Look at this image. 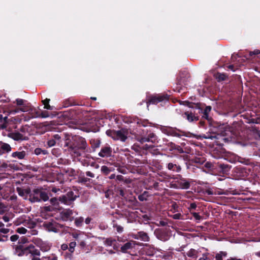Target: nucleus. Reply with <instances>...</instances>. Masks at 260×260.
I'll use <instances>...</instances> for the list:
<instances>
[{
  "instance_id": "1",
  "label": "nucleus",
  "mask_w": 260,
  "mask_h": 260,
  "mask_svg": "<svg viewBox=\"0 0 260 260\" xmlns=\"http://www.w3.org/2000/svg\"><path fill=\"white\" fill-rule=\"evenodd\" d=\"M87 147L88 145L84 138L76 136L73 138V141L69 146V149L77 156H79L81 155L82 152L86 151Z\"/></svg>"
},
{
  "instance_id": "2",
  "label": "nucleus",
  "mask_w": 260,
  "mask_h": 260,
  "mask_svg": "<svg viewBox=\"0 0 260 260\" xmlns=\"http://www.w3.org/2000/svg\"><path fill=\"white\" fill-rule=\"evenodd\" d=\"M106 134L111 137L115 140H120L122 142H125L127 139L128 131L125 129H121L119 131L107 130Z\"/></svg>"
},
{
  "instance_id": "3",
  "label": "nucleus",
  "mask_w": 260,
  "mask_h": 260,
  "mask_svg": "<svg viewBox=\"0 0 260 260\" xmlns=\"http://www.w3.org/2000/svg\"><path fill=\"white\" fill-rule=\"evenodd\" d=\"M173 180L170 182L171 187L176 189H188L190 184L186 179L182 178L180 175L173 178Z\"/></svg>"
},
{
  "instance_id": "4",
  "label": "nucleus",
  "mask_w": 260,
  "mask_h": 260,
  "mask_svg": "<svg viewBox=\"0 0 260 260\" xmlns=\"http://www.w3.org/2000/svg\"><path fill=\"white\" fill-rule=\"evenodd\" d=\"M16 225L23 224L29 229H32L36 226V222L27 215H22L17 218L14 221Z\"/></svg>"
},
{
  "instance_id": "5",
  "label": "nucleus",
  "mask_w": 260,
  "mask_h": 260,
  "mask_svg": "<svg viewBox=\"0 0 260 260\" xmlns=\"http://www.w3.org/2000/svg\"><path fill=\"white\" fill-rule=\"evenodd\" d=\"M49 199V196L47 192L41 189H36L33 193L30 196V201L31 202L46 201Z\"/></svg>"
},
{
  "instance_id": "6",
  "label": "nucleus",
  "mask_w": 260,
  "mask_h": 260,
  "mask_svg": "<svg viewBox=\"0 0 260 260\" xmlns=\"http://www.w3.org/2000/svg\"><path fill=\"white\" fill-rule=\"evenodd\" d=\"M22 107L15 110L10 111V114H15L16 113L21 111L23 112H28L31 116V118H36L40 116V113L34 108L29 105H23Z\"/></svg>"
},
{
  "instance_id": "7",
  "label": "nucleus",
  "mask_w": 260,
  "mask_h": 260,
  "mask_svg": "<svg viewBox=\"0 0 260 260\" xmlns=\"http://www.w3.org/2000/svg\"><path fill=\"white\" fill-rule=\"evenodd\" d=\"M77 198L73 191L68 192L66 195L59 197V201L65 205H69Z\"/></svg>"
},
{
  "instance_id": "8",
  "label": "nucleus",
  "mask_w": 260,
  "mask_h": 260,
  "mask_svg": "<svg viewBox=\"0 0 260 260\" xmlns=\"http://www.w3.org/2000/svg\"><path fill=\"white\" fill-rule=\"evenodd\" d=\"M45 229L50 232L57 233L61 228L60 224L55 221L47 222L43 224Z\"/></svg>"
},
{
  "instance_id": "9",
  "label": "nucleus",
  "mask_w": 260,
  "mask_h": 260,
  "mask_svg": "<svg viewBox=\"0 0 260 260\" xmlns=\"http://www.w3.org/2000/svg\"><path fill=\"white\" fill-rule=\"evenodd\" d=\"M168 98L167 95H162V94H158L156 95L152 96L149 101L147 102V107H148L149 105L150 104H156L159 102L168 101Z\"/></svg>"
},
{
  "instance_id": "10",
  "label": "nucleus",
  "mask_w": 260,
  "mask_h": 260,
  "mask_svg": "<svg viewBox=\"0 0 260 260\" xmlns=\"http://www.w3.org/2000/svg\"><path fill=\"white\" fill-rule=\"evenodd\" d=\"M132 237L135 239L140 240L144 242H148L150 239L148 234L143 231L139 232L136 234H133Z\"/></svg>"
},
{
  "instance_id": "11",
  "label": "nucleus",
  "mask_w": 260,
  "mask_h": 260,
  "mask_svg": "<svg viewBox=\"0 0 260 260\" xmlns=\"http://www.w3.org/2000/svg\"><path fill=\"white\" fill-rule=\"evenodd\" d=\"M73 212L70 209H64L60 213V218L63 221L72 220Z\"/></svg>"
},
{
  "instance_id": "12",
  "label": "nucleus",
  "mask_w": 260,
  "mask_h": 260,
  "mask_svg": "<svg viewBox=\"0 0 260 260\" xmlns=\"http://www.w3.org/2000/svg\"><path fill=\"white\" fill-rule=\"evenodd\" d=\"M112 150L109 146L103 147L99 153V155L102 157H108L111 155Z\"/></svg>"
},
{
  "instance_id": "13",
  "label": "nucleus",
  "mask_w": 260,
  "mask_h": 260,
  "mask_svg": "<svg viewBox=\"0 0 260 260\" xmlns=\"http://www.w3.org/2000/svg\"><path fill=\"white\" fill-rule=\"evenodd\" d=\"M27 155V152L24 150H19L13 152L11 154V157L18 159H24Z\"/></svg>"
},
{
  "instance_id": "14",
  "label": "nucleus",
  "mask_w": 260,
  "mask_h": 260,
  "mask_svg": "<svg viewBox=\"0 0 260 260\" xmlns=\"http://www.w3.org/2000/svg\"><path fill=\"white\" fill-rule=\"evenodd\" d=\"M11 151V147L7 143L0 142V154L8 153Z\"/></svg>"
},
{
  "instance_id": "15",
  "label": "nucleus",
  "mask_w": 260,
  "mask_h": 260,
  "mask_svg": "<svg viewBox=\"0 0 260 260\" xmlns=\"http://www.w3.org/2000/svg\"><path fill=\"white\" fill-rule=\"evenodd\" d=\"M144 250L148 255H153L156 253L155 247L152 245L148 244L145 245Z\"/></svg>"
},
{
  "instance_id": "16",
  "label": "nucleus",
  "mask_w": 260,
  "mask_h": 260,
  "mask_svg": "<svg viewBox=\"0 0 260 260\" xmlns=\"http://www.w3.org/2000/svg\"><path fill=\"white\" fill-rule=\"evenodd\" d=\"M135 241H131L125 243L121 247V251L123 253L127 252L128 250L133 248V245L135 244Z\"/></svg>"
},
{
  "instance_id": "17",
  "label": "nucleus",
  "mask_w": 260,
  "mask_h": 260,
  "mask_svg": "<svg viewBox=\"0 0 260 260\" xmlns=\"http://www.w3.org/2000/svg\"><path fill=\"white\" fill-rule=\"evenodd\" d=\"M167 168L169 170L172 171L173 172H176L179 173L181 170V168L180 166L177 165L176 164H174L173 163H169L167 165Z\"/></svg>"
},
{
  "instance_id": "18",
  "label": "nucleus",
  "mask_w": 260,
  "mask_h": 260,
  "mask_svg": "<svg viewBox=\"0 0 260 260\" xmlns=\"http://www.w3.org/2000/svg\"><path fill=\"white\" fill-rule=\"evenodd\" d=\"M184 117H185L186 119L188 120L189 122H192L193 121H197L198 120V117L197 116H196L193 113L191 112L189 113L188 112H186L184 114Z\"/></svg>"
},
{
  "instance_id": "19",
  "label": "nucleus",
  "mask_w": 260,
  "mask_h": 260,
  "mask_svg": "<svg viewBox=\"0 0 260 260\" xmlns=\"http://www.w3.org/2000/svg\"><path fill=\"white\" fill-rule=\"evenodd\" d=\"M198 250L191 248L187 252L186 255L189 257L196 258L198 256Z\"/></svg>"
},
{
  "instance_id": "20",
  "label": "nucleus",
  "mask_w": 260,
  "mask_h": 260,
  "mask_svg": "<svg viewBox=\"0 0 260 260\" xmlns=\"http://www.w3.org/2000/svg\"><path fill=\"white\" fill-rule=\"evenodd\" d=\"M149 196V193L148 191H145L141 194L138 196V199L140 201H144L147 200V198Z\"/></svg>"
},
{
  "instance_id": "21",
  "label": "nucleus",
  "mask_w": 260,
  "mask_h": 260,
  "mask_svg": "<svg viewBox=\"0 0 260 260\" xmlns=\"http://www.w3.org/2000/svg\"><path fill=\"white\" fill-rule=\"evenodd\" d=\"M227 255V253L224 251H220L215 255L216 260H223V257Z\"/></svg>"
},
{
  "instance_id": "22",
  "label": "nucleus",
  "mask_w": 260,
  "mask_h": 260,
  "mask_svg": "<svg viewBox=\"0 0 260 260\" xmlns=\"http://www.w3.org/2000/svg\"><path fill=\"white\" fill-rule=\"evenodd\" d=\"M84 218L82 217H77L75 219V225L78 226H81L83 225Z\"/></svg>"
},
{
  "instance_id": "23",
  "label": "nucleus",
  "mask_w": 260,
  "mask_h": 260,
  "mask_svg": "<svg viewBox=\"0 0 260 260\" xmlns=\"http://www.w3.org/2000/svg\"><path fill=\"white\" fill-rule=\"evenodd\" d=\"M14 215L12 213H7L3 216L2 219L6 222H9L10 220L12 219Z\"/></svg>"
},
{
  "instance_id": "24",
  "label": "nucleus",
  "mask_w": 260,
  "mask_h": 260,
  "mask_svg": "<svg viewBox=\"0 0 260 260\" xmlns=\"http://www.w3.org/2000/svg\"><path fill=\"white\" fill-rule=\"evenodd\" d=\"M29 252L34 256H39L40 255V252L39 250L36 249L34 247H29Z\"/></svg>"
},
{
  "instance_id": "25",
  "label": "nucleus",
  "mask_w": 260,
  "mask_h": 260,
  "mask_svg": "<svg viewBox=\"0 0 260 260\" xmlns=\"http://www.w3.org/2000/svg\"><path fill=\"white\" fill-rule=\"evenodd\" d=\"M211 110L210 106H207L204 110L203 117L206 119H208V114Z\"/></svg>"
},
{
  "instance_id": "26",
  "label": "nucleus",
  "mask_w": 260,
  "mask_h": 260,
  "mask_svg": "<svg viewBox=\"0 0 260 260\" xmlns=\"http://www.w3.org/2000/svg\"><path fill=\"white\" fill-rule=\"evenodd\" d=\"M42 260H57V257L55 254L42 257Z\"/></svg>"
},
{
  "instance_id": "27",
  "label": "nucleus",
  "mask_w": 260,
  "mask_h": 260,
  "mask_svg": "<svg viewBox=\"0 0 260 260\" xmlns=\"http://www.w3.org/2000/svg\"><path fill=\"white\" fill-rule=\"evenodd\" d=\"M40 249L43 251H47L50 249V246L48 244L42 243L40 246Z\"/></svg>"
},
{
  "instance_id": "28",
  "label": "nucleus",
  "mask_w": 260,
  "mask_h": 260,
  "mask_svg": "<svg viewBox=\"0 0 260 260\" xmlns=\"http://www.w3.org/2000/svg\"><path fill=\"white\" fill-rule=\"evenodd\" d=\"M115 242V240H113L111 238H108L105 240L104 243L107 246H111Z\"/></svg>"
},
{
  "instance_id": "29",
  "label": "nucleus",
  "mask_w": 260,
  "mask_h": 260,
  "mask_svg": "<svg viewBox=\"0 0 260 260\" xmlns=\"http://www.w3.org/2000/svg\"><path fill=\"white\" fill-rule=\"evenodd\" d=\"M150 142L155 143L157 140V137L153 133H150L148 136Z\"/></svg>"
},
{
  "instance_id": "30",
  "label": "nucleus",
  "mask_w": 260,
  "mask_h": 260,
  "mask_svg": "<svg viewBox=\"0 0 260 260\" xmlns=\"http://www.w3.org/2000/svg\"><path fill=\"white\" fill-rule=\"evenodd\" d=\"M7 210V207L4 204L0 202V214L4 213Z\"/></svg>"
},
{
  "instance_id": "31",
  "label": "nucleus",
  "mask_w": 260,
  "mask_h": 260,
  "mask_svg": "<svg viewBox=\"0 0 260 260\" xmlns=\"http://www.w3.org/2000/svg\"><path fill=\"white\" fill-rule=\"evenodd\" d=\"M101 171L105 175H108L111 172V170L108 167L106 166H103L101 167Z\"/></svg>"
},
{
  "instance_id": "32",
  "label": "nucleus",
  "mask_w": 260,
  "mask_h": 260,
  "mask_svg": "<svg viewBox=\"0 0 260 260\" xmlns=\"http://www.w3.org/2000/svg\"><path fill=\"white\" fill-rule=\"evenodd\" d=\"M216 78L219 81H220L224 80L226 79V76L224 74L218 73L216 76Z\"/></svg>"
},
{
  "instance_id": "33",
  "label": "nucleus",
  "mask_w": 260,
  "mask_h": 260,
  "mask_svg": "<svg viewBox=\"0 0 260 260\" xmlns=\"http://www.w3.org/2000/svg\"><path fill=\"white\" fill-rule=\"evenodd\" d=\"M76 246V242L75 241L71 242L69 244V250L71 252L73 253L74 251L75 247Z\"/></svg>"
},
{
  "instance_id": "34",
  "label": "nucleus",
  "mask_w": 260,
  "mask_h": 260,
  "mask_svg": "<svg viewBox=\"0 0 260 260\" xmlns=\"http://www.w3.org/2000/svg\"><path fill=\"white\" fill-rule=\"evenodd\" d=\"M205 193L208 195H213V194H222V193L220 192H214L213 190L211 189H208L205 190Z\"/></svg>"
},
{
  "instance_id": "35",
  "label": "nucleus",
  "mask_w": 260,
  "mask_h": 260,
  "mask_svg": "<svg viewBox=\"0 0 260 260\" xmlns=\"http://www.w3.org/2000/svg\"><path fill=\"white\" fill-rule=\"evenodd\" d=\"M16 232L21 234H24L26 233L27 230L22 226L19 227L16 230Z\"/></svg>"
},
{
  "instance_id": "36",
  "label": "nucleus",
  "mask_w": 260,
  "mask_h": 260,
  "mask_svg": "<svg viewBox=\"0 0 260 260\" xmlns=\"http://www.w3.org/2000/svg\"><path fill=\"white\" fill-rule=\"evenodd\" d=\"M191 214L193 215L194 219L198 221H200L203 219L202 217L198 213L191 212Z\"/></svg>"
},
{
  "instance_id": "37",
  "label": "nucleus",
  "mask_w": 260,
  "mask_h": 260,
  "mask_svg": "<svg viewBox=\"0 0 260 260\" xmlns=\"http://www.w3.org/2000/svg\"><path fill=\"white\" fill-rule=\"evenodd\" d=\"M15 254L18 256H22L24 254V251L19 248H17L15 251Z\"/></svg>"
},
{
  "instance_id": "38",
  "label": "nucleus",
  "mask_w": 260,
  "mask_h": 260,
  "mask_svg": "<svg viewBox=\"0 0 260 260\" xmlns=\"http://www.w3.org/2000/svg\"><path fill=\"white\" fill-rule=\"evenodd\" d=\"M56 144V141L54 139H51L48 141L47 145L48 147H51L54 146Z\"/></svg>"
},
{
  "instance_id": "39",
  "label": "nucleus",
  "mask_w": 260,
  "mask_h": 260,
  "mask_svg": "<svg viewBox=\"0 0 260 260\" xmlns=\"http://www.w3.org/2000/svg\"><path fill=\"white\" fill-rule=\"evenodd\" d=\"M208 253L203 254L202 256L201 257L199 260H210V258L208 257Z\"/></svg>"
},
{
  "instance_id": "40",
  "label": "nucleus",
  "mask_w": 260,
  "mask_h": 260,
  "mask_svg": "<svg viewBox=\"0 0 260 260\" xmlns=\"http://www.w3.org/2000/svg\"><path fill=\"white\" fill-rule=\"evenodd\" d=\"M178 206L176 203H173L171 206V210L173 212H176L178 211Z\"/></svg>"
},
{
  "instance_id": "41",
  "label": "nucleus",
  "mask_w": 260,
  "mask_h": 260,
  "mask_svg": "<svg viewBox=\"0 0 260 260\" xmlns=\"http://www.w3.org/2000/svg\"><path fill=\"white\" fill-rule=\"evenodd\" d=\"M16 102L18 106H22L24 104L25 101L23 99H17L16 100Z\"/></svg>"
},
{
  "instance_id": "42",
  "label": "nucleus",
  "mask_w": 260,
  "mask_h": 260,
  "mask_svg": "<svg viewBox=\"0 0 260 260\" xmlns=\"http://www.w3.org/2000/svg\"><path fill=\"white\" fill-rule=\"evenodd\" d=\"M139 141H140V142H141V143H144V142H150V141H149V138H148V137H142V138H141L139 140Z\"/></svg>"
},
{
  "instance_id": "43",
  "label": "nucleus",
  "mask_w": 260,
  "mask_h": 260,
  "mask_svg": "<svg viewBox=\"0 0 260 260\" xmlns=\"http://www.w3.org/2000/svg\"><path fill=\"white\" fill-rule=\"evenodd\" d=\"M197 208V205L195 203H192L190 204L188 209L191 211L192 210L195 209Z\"/></svg>"
},
{
  "instance_id": "44",
  "label": "nucleus",
  "mask_w": 260,
  "mask_h": 260,
  "mask_svg": "<svg viewBox=\"0 0 260 260\" xmlns=\"http://www.w3.org/2000/svg\"><path fill=\"white\" fill-rule=\"evenodd\" d=\"M83 235L81 234H74L73 235V237L76 239L77 241H79L81 240L82 238Z\"/></svg>"
},
{
  "instance_id": "45",
  "label": "nucleus",
  "mask_w": 260,
  "mask_h": 260,
  "mask_svg": "<svg viewBox=\"0 0 260 260\" xmlns=\"http://www.w3.org/2000/svg\"><path fill=\"white\" fill-rule=\"evenodd\" d=\"M50 203L52 205H55L56 203H58V200L56 198H52L50 201Z\"/></svg>"
},
{
  "instance_id": "46",
  "label": "nucleus",
  "mask_w": 260,
  "mask_h": 260,
  "mask_svg": "<svg viewBox=\"0 0 260 260\" xmlns=\"http://www.w3.org/2000/svg\"><path fill=\"white\" fill-rule=\"evenodd\" d=\"M172 217L175 219H179L181 218V214L180 213H177V214H174L172 216Z\"/></svg>"
},
{
  "instance_id": "47",
  "label": "nucleus",
  "mask_w": 260,
  "mask_h": 260,
  "mask_svg": "<svg viewBox=\"0 0 260 260\" xmlns=\"http://www.w3.org/2000/svg\"><path fill=\"white\" fill-rule=\"evenodd\" d=\"M8 167V165L7 163L3 162L2 164H0V168L1 169L7 168Z\"/></svg>"
},
{
  "instance_id": "48",
  "label": "nucleus",
  "mask_w": 260,
  "mask_h": 260,
  "mask_svg": "<svg viewBox=\"0 0 260 260\" xmlns=\"http://www.w3.org/2000/svg\"><path fill=\"white\" fill-rule=\"evenodd\" d=\"M19 237L17 235H12L10 237V239L12 241H16L18 240Z\"/></svg>"
},
{
  "instance_id": "49",
  "label": "nucleus",
  "mask_w": 260,
  "mask_h": 260,
  "mask_svg": "<svg viewBox=\"0 0 260 260\" xmlns=\"http://www.w3.org/2000/svg\"><path fill=\"white\" fill-rule=\"evenodd\" d=\"M35 154L38 155L41 154L42 149L37 148L35 150Z\"/></svg>"
},
{
  "instance_id": "50",
  "label": "nucleus",
  "mask_w": 260,
  "mask_h": 260,
  "mask_svg": "<svg viewBox=\"0 0 260 260\" xmlns=\"http://www.w3.org/2000/svg\"><path fill=\"white\" fill-rule=\"evenodd\" d=\"M260 53V51L259 50H255L253 51H251L249 53L250 55H257Z\"/></svg>"
},
{
  "instance_id": "51",
  "label": "nucleus",
  "mask_w": 260,
  "mask_h": 260,
  "mask_svg": "<svg viewBox=\"0 0 260 260\" xmlns=\"http://www.w3.org/2000/svg\"><path fill=\"white\" fill-rule=\"evenodd\" d=\"M86 176L91 177V178L94 177V174L90 171L86 172Z\"/></svg>"
},
{
  "instance_id": "52",
  "label": "nucleus",
  "mask_w": 260,
  "mask_h": 260,
  "mask_svg": "<svg viewBox=\"0 0 260 260\" xmlns=\"http://www.w3.org/2000/svg\"><path fill=\"white\" fill-rule=\"evenodd\" d=\"M86 245V243L84 241H81L79 243V245L81 248H84Z\"/></svg>"
},
{
  "instance_id": "53",
  "label": "nucleus",
  "mask_w": 260,
  "mask_h": 260,
  "mask_svg": "<svg viewBox=\"0 0 260 260\" xmlns=\"http://www.w3.org/2000/svg\"><path fill=\"white\" fill-rule=\"evenodd\" d=\"M44 209L47 211H50L53 209V207L50 206L44 207Z\"/></svg>"
},
{
  "instance_id": "54",
  "label": "nucleus",
  "mask_w": 260,
  "mask_h": 260,
  "mask_svg": "<svg viewBox=\"0 0 260 260\" xmlns=\"http://www.w3.org/2000/svg\"><path fill=\"white\" fill-rule=\"evenodd\" d=\"M61 248L63 250H67L68 248V245L66 244H63L61 245Z\"/></svg>"
},
{
  "instance_id": "55",
  "label": "nucleus",
  "mask_w": 260,
  "mask_h": 260,
  "mask_svg": "<svg viewBox=\"0 0 260 260\" xmlns=\"http://www.w3.org/2000/svg\"><path fill=\"white\" fill-rule=\"evenodd\" d=\"M92 219L90 217H87L85 220V222L86 224H88L90 223Z\"/></svg>"
},
{
  "instance_id": "56",
  "label": "nucleus",
  "mask_w": 260,
  "mask_h": 260,
  "mask_svg": "<svg viewBox=\"0 0 260 260\" xmlns=\"http://www.w3.org/2000/svg\"><path fill=\"white\" fill-rule=\"evenodd\" d=\"M44 108L48 110H52V108L49 105V104H45L44 105Z\"/></svg>"
},
{
  "instance_id": "57",
  "label": "nucleus",
  "mask_w": 260,
  "mask_h": 260,
  "mask_svg": "<svg viewBox=\"0 0 260 260\" xmlns=\"http://www.w3.org/2000/svg\"><path fill=\"white\" fill-rule=\"evenodd\" d=\"M116 179L118 180H123V176L121 175H119L116 176Z\"/></svg>"
},
{
  "instance_id": "58",
  "label": "nucleus",
  "mask_w": 260,
  "mask_h": 260,
  "mask_svg": "<svg viewBox=\"0 0 260 260\" xmlns=\"http://www.w3.org/2000/svg\"><path fill=\"white\" fill-rule=\"evenodd\" d=\"M50 101V99H46L45 100H43L42 101L43 104L45 105V104H49V102Z\"/></svg>"
},
{
  "instance_id": "59",
  "label": "nucleus",
  "mask_w": 260,
  "mask_h": 260,
  "mask_svg": "<svg viewBox=\"0 0 260 260\" xmlns=\"http://www.w3.org/2000/svg\"><path fill=\"white\" fill-rule=\"evenodd\" d=\"M54 139L55 140H59L60 139V137L58 134H56L53 136Z\"/></svg>"
},
{
  "instance_id": "60",
  "label": "nucleus",
  "mask_w": 260,
  "mask_h": 260,
  "mask_svg": "<svg viewBox=\"0 0 260 260\" xmlns=\"http://www.w3.org/2000/svg\"><path fill=\"white\" fill-rule=\"evenodd\" d=\"M119 194L124 197V191L122 189H120L119 191Z\"/></svg>"
},
{
  "instance_id": "61",
  "label": "nucleus",
  "mask_w": 260,
  "mask_h": 260,
  "mask_svg": "<svg viewBox=\"0 0 260 260\" xmlns=\"http://www.w3.org/2000/svg\"><path fill=\"white\" fill-rule=\"evenodd\" d=\"M148 123V122L147 121H145L141 123V125H142V126L145 127L147 125Z\"/></svg>"
},
{
  "instance_id": "62",
  "label": "nucleus",
  "mask_w": 260,
  "mask_h": 260,
  "mask_svg": "<svg viewBox=\"0 0 260 260\" xmlns=\"http://www.w3.org/2000/svg\"><path fill=\"white\" fill-rule=\"evenodd\" d=\"M48 116H49V115L48 114H46L45 113H42L41 114V117L43 118H46Z\"/></svg>"
},
{
  "instance_id": "63",
  "label": "nucleus",
  "mask_w": 260,
  "mask_h": 260,
  "mask_svg": "<svg viewBox=\"0 0 260 260\" xmlns=\"http://www.w3.org/2000/svg\"><path fill=\"white\" fill-rule=\"evenodd\" d=\"M31 260H42V258H40L38 257H37V256H32V257L31 258Z\"/></svg>"
},
{
  "instance_id": "64",
  "label": "nucleus",
  "mask_w": 260,
  "mask_h": 260,
  "mask_svg": "<svg viewBox=\"0 0 260 260\" xmlns=\"http://www.w3.org/2000/svg\"><path fill=\"white\" fill-rule=\"evenodd\" d=\"M117 230L118 232H121L123 231V228L120 226H118L117 228Z\"/></svg>"
}]
</instances>
